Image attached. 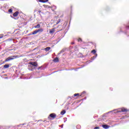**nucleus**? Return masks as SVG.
<instances>
[{
  "instance_id": "obj_6",
  "label": "nucleus",
  "mask_w": 129,
  "mask_h": 129,
  "mask_svg": "<svg viewBox=\"0 0 129 129\" xmlns=\"http://www.w3.org/2000/svg\"><path fill=\"white\" fill-rule=\"evenodd\" d=\"M121 111L122 112H127V111H128V110L127 109L123 108L121 109Z\"/></svg>"
},
{
  "instance_id": "obj_26",
  "label": "nucleus",
  "mask_w": 129,
  "mask_h": 129,
  "mask_svg": "<svg viewBox=\"0 0 129 129\" xmlns=\"http://www.w3.org/2000/svg\"><path fill=\"white\" fill-rule=\"evenodd\" d=\"M70 8H71V10H72V8H73V6H71Z\"/></svg>"
},
{
  "instance_id": "obj_5",
  "label": "nucleus",
  "mask_w": 129,
  "mask_h": 129,
  "mask_svg": "<svg viewBox=\"0 0 129 129\" xmlns=\"http://www.w3.org/2000/svg\"><path fill=\"white\" fill-rule=\"evenodd\" d=\"M55 29H56L55 28H53L51 29L50 30H49V34H54V33H55Z\"/></svg>"
},
{
  "instance_id": "obj_20",
  "label": "nucleus",
  "mask_w": 129,
  "mask_h": 129,
  "mask_svg": "<svg viewBox=\"0 0 129 129\" xmlns=\"http://www.w3.org/2000/svg\"><path fill=\"white\" fill-rule=\"evenodd\" d=\"M43 122H44V123H49V121H48L47 120H44Z\"/></svg>"
},
{
  "instance_id": "obj_8",
  "label": "nucleus",
  "mask_w": 129,
  "mask_h": 129,
  "mask_svg": "<svg viewBox=\"0 0 129 129\" xmlns=\"http://www.w3.org/2000/svg\"><path fill=\"white\" fill-rule=\"evenodd\" d=\"M102 126L103 127V128L105 129L108 128L109 127V125L107 124H103Z\"/></svg>"
},
{
  "instance_id": "obj_19",
  "label": "nucleus",
  "mask_w": 129,
  "mask_h": 129,
  "mask_svg": "<svg viewBox=\"0 0 129 129\" xmlns=\"http://www.w3.org/2000/svg\"><path fill=\"white\" fill-rule=\"evenodd\" d=\"M4 38V34H1L0 35V39H3Z\"/></svg>"
},
{
  "instance_id": "obj_17",
  "label": "nucleus",
  "mask_w": 129,
  "mask_h": 129,
  "mask_svg": "<svg viewBox=\"0 0 129 129\" xmlns=\"http://www.w3.org/2000/svg\"><path fill=\"white\" fill-rule=\"evenodd\" d=\"M86 93V92H85V91L81 93L80 96H82L83 95V94H85Z\"/></svg>"
},
{
  "instance_id": "obj_27",
  "label": "nucleus",
  "mask_w": 129,
  "mask_h": 129,
  "mask_svg": "<svg viewBox=\"0 0 129 129\" xmlns=\"http://www.w3.org/2000/svg\"><path fill=\"white\" fill-rule=\"evenodd\" d=\"M38 13H41V10H38Z\"/></svg>"
},
{
  "instance_id": "obj_4",
  "label": "nucleus",
  "mask_w": 129,
  "mask_h": 129,
  "mask_svg": "<svg viewBox=\"0 0 129 129\" xmlns=\"http://www.w3.org/2000/svg\"><path fill=\"white\" fill-rule=\"evenodd\" d=\"M29 64L32 65L34 67H37L38 66V63L37 62H30Z\"/></svg>"
},
{
  "instance_id": "obj_10",
  "label": "nucleus",
  "mask_w": 129,
  "mask_h": 129,
  "mask_svg": "<svg viewBox=\"0 0 129 129\" xmlns=\"http://www.w3.org/2000/svg\"><path fill=\"white\" fill-rule=\"evenodd\" d=\"M45 51H46V52H48V51H50V50H51V47H47L45 48H44Z\"/></svg>"
},
{
  "instance_id": "obj_15",
  "label": "nucleus",
  "mask_w": 129,
  "mask_h": 129,
  "mask_svg": "<svg viewBox=\"0 0 129 129\" xmlns=\"http://www.w3.org/2000/svg\"><path fill=\"white\" fill-rule=\"evenodd\" d=\"M9 13H10V14H12L13 13V10L12 9H10L8 11Z\"/></svg>"
},
{
  "instance_id": "obj_1",
  "label": "nucleus",
  "mask_w": 129,
  "mask_h": 129,
  "mask_svg": "<svg viewBox=\"0 0 129 129\" xmlns=\"http://www.w3.org/2000/svg\"><path fill=\"white\" fill-rule=\"evenodd\" d=\"M17 58H19V56L18 55H12L5 59V62H9V61H11V60H14V59H17Z\"/></svg>"
},
{
  "instance_id": "obj_2",
  "label": "nucleus",
  "mask_w": 129,
  "mask_h": 129,
  "mask_svg": "<svg viewBox=\"0 0 129 129\" xmlns=\"http://www.w3.org/2000/svg\"><path fill=\"white\" fill-rule=\"evenodd\" d=\"M43 32H44V29L39 28L32 32V35H36V34H38V33L41 34V33H43Z\"/></svg>"
},
{
  "instance_id": "obj_11",
  "label": "nucleus",
  "mask_w": 129,
  "mask_h": 129,
  "mask_svg": "<svg viewBox=\"0 0 129 129\" xmlns=\"http://www.w3.org/2000/svg\"><path fill=\"white\" fill-rule=\"evenodd\" d=\"M65 113H66V111H65V110H63L60 112V114H61V115H63V114H65Z\"/></svg>"
},
{
  "instance_id": "obj_25",
  "label": "nucleus",
  "mask_w": 129,
  "mask_h": 129,
  "mask_svg": "<svg viewBox=\"0 0 129 129\" xmlns=\"http://www.w3.org/2000/svg\"><path fill=\"white\" fill-rule=\"evenodd\" d=\"M45 3H47L49 0H44Z\"/></svg>"
},
{
  "instance_id": "obj_16",
  "label": "nucleus",
  "mask_w": 129,
  "mask_h": 129,
  "mask_svg": "<svg viewBox=\"0 0 129 129\" xmlns=\"http://www.w3.org/2000/svg\"><path fill=\"white\" fill-rule=\"evenodd\" d=\"M38 2H39V3H45L44 2V0H38Z\"/></svg>"
},
{
  "instance_id": "obj_14",
  "label": "nucleus",
  "mask_w": 129,
  "mask_h": 129,
  "mask_svg": "<svg viewBox=\"0 0 129 129\" xmlns=\"http://www.w3.org/2000/svg\"><path fill=\"white\" fill-rule=\"evenodd\" d=\"M91 53H93V54H95V53H96V50H95V49H93V50L91 51Z\"/></svg>"
},
{
  "instance_id": "obj_24",
  "label": "nucleus",
  "mask_w": 129,
  "mask_h": 129,
  "mask_svg": "<svg viewBox=\"0 0 129 129\" xmlns=\"http://www.w3.org/2000/svg\"><path fill=\"white\" fill-rule=\"evenodd\" d=\"M41 68H42V67H39L38 68V70H40V69H41Z\"/></svg>"
},
{
  "instance_id": "obj_23",
  "label": "nucleus",
  "mask_w": 129,
  "mask_h": 129,
  "mask_svg": "<svg viewBox=\"0 0 129 129\" xmlns=\"http://www.w3.org/2000/svg\"><path fill=\"white\" fill-rule=\"evenodd\" d=\"M94 129H99V127L98 126L95 127Z\"/></svg>"
},
{
  "instance_id": "obj_3",
  "label": "nucleus",
  "mask_w": 129,
  "mask_h": 129,
  "mask_svg": "<svg viewBox=\"0 0 129 129\" xmlns=\"http://www.w3.org/2000/svg\"><path fill=\"white\" fill-rule=\"evenodd\" d=\"M56 116H57V115H56L55 113H52L49 114V115L48 117V119H55L56 118Z\"/></svg>"
},
{
  "instance_id": "obj_12",
  "label": "nucleus",
  "mask_w": 129,
  "mask_h": 129,
  "mask_svg": "<svg viewBox=\"0 0 129 129\" xmlns=\"http://www.w3.org/2000/svg\"><path fill=\"white\" fill-rule=\"evenodd\" d=\"M53 61L54 62H59V58L58 57H55Z\"/></svg>"
},
{
  "instance_id": "obj_9",
  "label": "nucleus",
  "mask_w": 129,
  "mask_h": 129,
  "mask_svg": "<svg viewBox=\"0 0 129 129\" xmlns=\"http://www.w3.org/2000/svg\"><path fill=\"white\" fill-rule=\"evenodd\" d=\"M34 28L35 29H40V28H41V25L37 24L36 26H34Z\"/></svg>"
},
{
  "instance_id": "obj_18",
  "label": "nucleus",
  "mask_w": 129,
  "mask_h": 129,
  "mask_svg": "<svg viewBox=\"0 0 129 129\" xmlns=\"http://www.w3.org/2000/svg\"><path fill=\"white\" fill-rule=\"evenodd\" d=\"M78 42H82V39L80 38L78 39Z\"/></svg>"
},
{
  "instance_id": "obj_28",
  "label": "nucleus",
  "mask_w": 129,
  "mask_h": 129,
  "mask_svg": "<svg viewBox=\"0 0 129 129\" xmlns=\"http://www.w3.org/2000/svg\"><path fill=\"white\" fill-rule=\"evenodd\" d=\"M72 44H74V42H72Z\"/></svg>"
},
{
  "instance_id": "obj_13",
  "label": "nucleus",
  "mask_w": 129,
  "mask_h": 129,
  "mask_svg": "<svg viewBox=\"0 0 129 129\" xmlns=\"http://www.w3.org/2000/svg\"><path fill=\"white\" fill-rule=\"evenodd\" d=\"M10 68V64H5L4 66V68Z\"/></svg>"
},
{
  "instance_id": "obj_22",
  "label": "nucleus",
  "mask_w": 129,
  "mask_h": 129,
  "mask_svg": "<svg viewBox=\"0 0 129 129\" xmlns=\"http://www.w3.org/2000/svg\"><path fill=\"white\" fill-rule=\"evenodd\" d=\"M59 22H61V19L58 20V21L56 22V25H58V24H59Z\"/></svg>"
},
{
  "instance_id": "obj_21",
  "label": "nucleus",
  "mask_w": 129,
  "mask_h": 129,
  "mask_svg": "<svg viewBox=\"0 0 129 129\" xmlns=\"http://www.w3.org/2000/svg\"><path fill=\"white\" fill-rule=\"evenodd\" d=\"M79 95V93L75 94L74 96H78Z\"/></svg>"
},
{
  "instance_id": "obj_7",
  "label": "nucleus",
  "mask_w": 129,
  "mask_h": 129,
  "mask_svg": "<svg viewBox=\"0 0 129 129\" xmlns=\"http://www.w3.org/2000/svg\"><path fill=\"white\" fill-rule=\"evenodd\" d=\"M19 14H20V13L19 12V11H16V12H15L13 14V16L14 17H18V16H19Z\"/></svg>"
}]
</instances>
